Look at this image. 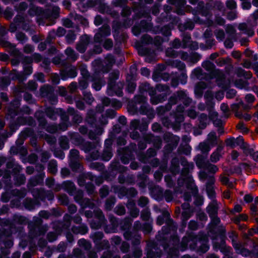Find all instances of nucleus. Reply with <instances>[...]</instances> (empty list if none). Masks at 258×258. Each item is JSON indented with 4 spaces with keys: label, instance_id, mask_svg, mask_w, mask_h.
Here are the masks:
<instances>
[{
    "label": "nucleus",
    "instance_id": "obj_1",
    "mask_svg": "<svg viewBox=\"0 0 258 258\" xmlns=\"http://www.w3.org/2000/svg\"><path fill=\"white\" fill-rule=\"evenodd\" d=\"M128 170V168L120 164L118 161L115 160L112 161L108 168V175L112 178H115L118 173L119 175L118 177V182L120 184H123L125 182H131L133 180L131 176H127L125 177L123 174Z\"/></svg>",
    "mask_w": 258,
    "mask_h": 258
},
{
    "label": "nucleus",
    "instance_id": "obj_2",
    "mask_svg": "<svg viewBox=\"0 0 258 258\" xmlns=\"http://www.w3.org/2000/svg\"><path fill=\"white\" fill-rule=\"evenodd\" d=\"M117 152L121 162L123 164H128L130 161L135 160L137 146L135 144H131L128 146L118 150Z\"/></svg>",
    "mask_w": 258,
    "mask_h": 258
},
{
    "label": "nucleus",
    "instance_id": "obj_3",
    "mask_svg": "<svg viewBox=\"0 0 258 258\" xmlns=\"http://www.w3.org/2000/svg\"><path fill=\"white\" fill-rule=\"evenodd\" d=\"M168 101L172 105L176 104L178 101H180L187 107L191 104L192 99L187 96L186 90H180L173 93L168 98Z\"/></svg>",
    "mask_w": 258,
    "mask_h": 258
},
{
    "label": "nucleus",
    "instance_id": "obj_4",
    "mask_svg": "<svg viewBox=\"0 0 258 258\" xmlns=\"http://www.w3.org/2000/svg\"><path fill=\"white\" fill-rule=\"evenodd\" d=\"M248 243H249L251 249L249 250L245 248L243 245L239 251L238 252V254L244 257L258 258V243L251 239L248 241Z\"/></svg>",
    "mask_w": 258,
    "mask_h": 258
},
{
    "label": "nucleus",
    "instance_id": "obj_5",
    "mask_svg": "<svg viewBox=\"0 0 258 258\" xmlns=\"http://www.w3.org/2000/svg\"><path fill=\"white\" fill-rule=\"evenodd\" d=\"M153 25L146 20H142L136 23L132 28V32L135 36H139L142 33L147 32L152 28Z\"/></svg>",
    "mask_w": 258,
    "mask_h": 258
},
{
    "label": "nucleus",
    "instance_id": "obj_6",
    "mask_svg": "<svg viewBox=\"0 0 258 258\" xmlns=\"http://www.w3.org/2000/svg\"><path fill=\"white\" fill-rule=\"evenodd\" d=\"M34 116L38 122V125L41 129H46L48 133H52L53 132V127L48 125L47 121L45 118L44 112L41 110H37Z\"/></svg>",
    "mask_w": 258,
    "mask_h": 258
},
{
    "label": "nucleus",
    "instance_id": "obj_7",
    "mask_svg": "<svg viewBox=\"0 0 258 258\" xmlns=\"http://www.w3.org/2000/svg\"><path fill=\"white\" fill-rule=\"evenodd\" d=\"M44 113L45 115H46L48 117L52 120L55 119L57 114H59L61 115L64 120L68 121L69 119L66 112L63 109L60 108L55 109L53 107L48 106L45 108Z\"/></svg>",
    "mask_w": 258,
    "mask_h": 258
},
{
    "label": "nucleus",
    "instance_id": "obj_8",
    "mask_svg": "<svg viewBox=\"0 0 258 258\" xmlns=\"http://www.w3.org/2000/svg\"><path fill=\"white\" fill-rule=\"evenodd\" d=\"M123 86L124 83L120 81L114 83V84H112L110 87L108 86V84H107V94L109 96L116 95L119 97H121L123 95L122 91Z\"/></svg>",
    "mask_w": 258,
    "mask_h": 258
},
{
    "label": "nucleus",
    "instance_id": "obj_9",
    "mask_svg": "<svg viewBox=\"0 0 258 258\" xmlns=\"http://www.w3.org/2000/svg\"><path fill=\"white\" fill-rule=\"evenodd\" d=\"M90 81L92 82V88L96 91H100L106 84L104 78L101 77L100 72L97 71L91 75Z\"/></svg>",
    "mask_w": 258,
    "mask_h": 258
},
{
    "label": "nucleus",
    "instance_id": "obj_10",
    "mask_svg": "<svg viewBox=\"0 0 258 258\" xmlns=\"http://www.w3.org/2000/svg\"><path fill=\"white\" fill-rule=\"evenodd\" d=\"M147 254L149 256L155 255L158 258L161 257L162 251L160 249V245L158 241H151L147 244Z\"/></svg>",
    "mask_w": 258,
    "mask_h": 258
},
{
    "label": "nucleus",
    "instance_id": "obj_11",
    "mask_svg": "<svg viewBox=\"0 0 258 258\" xmlns=\"http://www.w3.org/2000/svg\"><path fill=\"white\" fill-rule=\"evenodd\" d=\"M186 234H187L189 241L191 242L189 245V248L191 250H195L198 247V242L204 240L203 236L205 234L203 232L200 231L198 234H196L193 232H187Z\"/></svg>",
    "mask_w": 258,
    "mask_h": 258
},
{
    "label": "nucleus",
    "instance_id": "obj_12",
    "mask_svg": "<svg viewBox=\"0 0 258 258\" xmlns=\"http://www.w3.org/2000/svg\"><path fill=\"white\" fill-rule=\"evenodd\" d=\"M123 237L125 240L131 241L133 248L139 247L140 244L141 237L136 230L133 232H126L123 234Z\"/></svg>",
    "mask_w": 258,
    "mask_h": 258
},
{
    "label": "nucleus",
    "instance_id": "obj_13",
    "mask_svg": "<svg viewBox=\"0 0 258 258\" xmlns=\"http://www.w3.org/2000/svg\"><path fill=\"white\" fill-rule=\"evenodd\" d=\"M117 193L118 196L120 199H122L124 197L127 199H131L136 197L138 194V191L133 187L130 188L121 187L118 188Z\"/></svg>",
    "mask_w": 258,
    "mask_h": 258
},
{
    "label": "nucleus",
    "instance_id": "obj_14",
    "mask_svg": "<svg viewBox=\"0 0 258 258\" xmlns=\"http://www.w3.org/2000/svg\"><path fill=\"white\" fill-rule=\"evenodd\" d=\"M21 166H17L13 169V180L14 184L17 186H21L26 182V177L24 174L20 173Z\"/></svg>",
    "mask_w": 258,
    "mask_h": 258
},
{
    "label": "nucleus",
    "instance_id": "obj_15",
    "mask_svg": "<svg viewBox=\"0 0 258 258\" xmlns=\"http://www.w3.org/2000/svg\"><path fill=\"white\" fill-rule=\"evenodd\" d=\"M120 220H119L113 215H110L109 217V221L110 224L106 225L105 227V232L106 233L116 232L117 228L119 226Z\"/></svg>",
    "mask_w": 258,
    "mask_h": 258
},
{
    "label": "nucleus",
    "instance_id": "obj_16",
    "mask_svg": "<svg viewBox=\"0 0 258 258\" xmlns=\"http://www.w3.org/2000/svg\"><path fill=\"white\" fill-rule=\"evenodd\" d=\"M110 34V29L109 27H102L98 30L94 37V40L96 43L101 42L103 39Z\"/></svg>",
    "mask_w": 258,
    "mask_h": 258
},
{
    "label": "nucleus",
    "instance_id": "obj_17",
    "mask_svg": "<svg viewBox=\"0 0 258 258\" xmlns=\"http://www.w3.org/2000/svg\"><path fill=\"white\" fill-rule=\"evenodd\" d=\"M208 156L203 155L202 154L197 155L194 158L197 167L201 169H205L206 167L209 163L207 159Z\"/></svg>",
    "mask_w": 258,
    "mask_h": 258
},
{
    "label": "nucleus",
    "instance_id": "obj_18",
    "mask_svg": "<svg viewBox=\"0 0 258 258\" xmlns=\"http://www.w3.org/2000/svg\"><path fill=\"white\" fill-rule=\"evenodd\" d=\"M139 112L142 115H146L149 118L152 119L155 115L154 109L147 103L142 104L139 108Z\"/></svg>",
    "mask_w": 258,
    "mask_h": 258
},
{
    "label": "nucleus",
    "instance_id": "obj_19",
    "mask_svg": "<svg viewBox=\"0 0 258 258\" xmlns=\"http://www.w3.org/2000/svg\"><path fill=\"white\" fill-rule=\"evenodd\" d=\"M40 204L39 200L35 198H26L23 202V205L25 208L29 211L35 209L36 206H39Z\"/></svg>",
    "mask_w": 258,
    "mask_h": 258
},
{
    "label": "nucleus",
    "instance_id": "obj_20",
    "mask_svg": "<svg viewBox=\"0 0 258 258\" xmlns=\"http://www.w3.org/2000/svg\"><path fill=\"white\" fill-rule=\"evenodd\" d=\"M146 141L149 144H152L154 148L156 150H159L162 147V140L160 136L151 135L147 137Z\"/></svg>",
    "mask_w": 258,
    "mask_h": 258
},
{
    "label": "nucleus",
    "instance_id": "obj_21",
    "mask_svg": "<svg viewBox=\"0 0 258 258\" xmlns=\"http://www.w3.org/2000/svg\"><path fill=\"white\" fill-rule=\"evenodd\" d=\"M116 1H117L116 6L122 7L121 16L123 18H128L132 14V10L130 7L124 4L126 0Z\"/></svg>",
    "mask_w": 258,
    "mask_h": 258
},
{
    "label": "nucleus",
    "instance_id": "obj_22",
    "mask_svg": "<svg viewBox=\"0 0 258 258\" xmlns=\"http://www.w3.org/2000/svg\"><path fill=\"white\" fill-rule=\"evenodd\" d=\"M154 31L155 34H161L167 38L171 35V29L169 25H165L161 27L157 26L155 27Z\"/></svg>",
    "mask_w": 258,
    "mask_h": 258
},
{
    "label": "nucleus",
    "instance_id": "obj_23",
    "mask_svg": "<svg viewBox=\"0 0 258 258\" xmlns=\"http://www.w3.org/2000/svg\"><path fill=\"white\" fill-rule=\"evenodd\" d=\"M219 206L216 200H213L206 207V212L208 214L209 217L218 215Z\"/></svg>",
    "mask_w": 258,
    "mask_h": 258
},
{
    "label": "nucleus",
    "instance_id": "obj_24",
    "mask_svg": "<svg viewBox=\"0 0 258 258\" xmlns=\"http://www.w3.org/2000/svg\"><path fill=\"white\" fill-rule=\"evenodd\" d=\"M61 187L70 196H73L76 190V187L74 183L71 180L63 181L61 184Z\"/></svg>",
    "mask_w": 258,
    "mask_h": 258
},
{
    "label": "nucleus",
    "instance_id": "obj_25",
    "mask_svg": "<svg viewBox=\"0 0 258 258\" xmlns=\"http://www.w3.org/2000/svg\"><path fill=\"white\" fill-rule=\"evenodd\" d=\"M27 13L31 17L44 16V9L40 7H37L31 3L30 4Z\"/></svg>",
    "mask_w": 258,
    "mask_h": 258
},
{
    "label": "nucleus",
    "instance_id": "obj_26",
    "mask_svg": "<svg viewBox=\"0 0 258 258\" xmlns=\"http://www.w3.org/2000/svg\"><path fill=\"white\" fill-rule=\"evenodd\" d=\"M228 237L231 240L232 246L234 248L235 252L238 254L243 244L237 241L238 235L234 232L232 231L228 233Z\"/></svg>",
    "mask_w": 258,
    "mask_h": 258
},
{
    "label": "nucleus",
    "instance_id": "obj_27",
    "mask_svg": "<svg viewBox=\"0 0 258 258\" xmlns=\"http://www.w3.org/2000/svg\"><path fill=\"white\" fill-rule=\"evenodd\" d=\"M44 176L42 175H38L31 177L27 183L28 188L33 187L38 185H42L43 183Z\"/></svg>",
    "mask_w": 258,
    "mask_h": 258
},
{
    "label": "nucleus",
    "instance_id": "obj_28",
    "mask_svg": "<svg viewBox=\"0 0 258 258\" xmlns=\"http://www.w3.org/2000/svg\"><path fill=\"white\" fill-rule=\"evenodd\" d=\"M126 91L131 94L134 93L137 87V84L136 83V78H133L132 76H126Z\"/></svg>",
    "mask_w": 258,
    "mask_h": 258
},
{
    "label": "nucleus",
    "instance_id": "obj_29",
    "mask_svg": "<svg viewBox=\"0 0 258 258\" xmlns=\"http://www.w3.org/2000/svg\"><path fill=\"white\" fill-rule=\"evenodd\" d=\"M46 190L43 188H33L32 190V195L34 198L39 200V202H45V196Z\"/></svg>",
    "mask_w": 258,
    "mask_h": 258
},
{
    "label": "nucleus",
    "instance_id": "obj_30",
    "mask_svg": "<svg viewBox=\"0 0 258 258\" xmlns=\"http://www.w3.org/2000/svg\"><path fill=\"white\" fill-rule=\"evenodd\" d=\"M60 8L58 6H53L51 9H44V16L50 17L54 19L59 16Z\"/></svg>",
    "mask_w": 258,
    "mask_h": 258
},
{
    "label": "nucleus",
    "instance_id": "obj_31",
    "mask_svg": "<svg viewBox=\"0 0 258 258\" xmlns=\"http://www.w3.org/2000/svg\"><path fill=\"white\" fill-rule=\"evenodd\" d=\"M85 121L89 124V126L92 128L97 127V121L95 114L93 112L87 113Z\"/></svg>",
    "mask_w": 258,
    "mask_h": 258
},
{
    "label": "nucleus",
    "instance_id": "obj_32",
    "mask_svg": "<svg viewBox=\"0 0 258 258\" xmlns=\"http://www.w3.org/2000/svg\"><path fill=\"white\" fill-rule=\"evenodd\" d=\"M97 143L90 141H84L82 144L81 149L86 153H88L91 151L96 149Z\"/></svg>",
    "mask_w": 258,
    "mask_h": 258
},
{
    "label": "nucleus",
    "instance_id": "obj_33",
    "mask_svg": "<svg viewBox=\"0 0 258 258\" xmlns=\"http://www.w3.org/2000/svg\"><path fill=\"white\" fill-rule=\"evenodd\" d=\"M132 222L128 219H125L124 220H121L119 224V227L121 230L123 231V234L126 232H133L135 230H132Z\"/></svg>",
    "mask_w": 258,
    "mask_h": 258
},
{
    "label": "nucleus",
    "instance_id": "obj_34",
    "mask_svg": "<svg viewBox=\"0 0 258 258\" xmlns=\"http://www.w3.org/2000/svg\"><path fill=\"white\" fill-rule=\"evenodd\" d=\"M156 239L158 242L160 246L163 247L164 249L167 248L169 246V239L165 235L158 234L156 236Z\"/></svg>",
    "mask_w": 258,
    "mask_h": 258
},
{
    "label": "nucleus",
    "instance_id": "obj_35",
    "mask_svg": "<svg viewBox=\"0 0 258 258\" xmlns=\"http://www.w3.org/2000/svg\"><path fill=\"white\" fill-rule=\"evenodd\" d=\"M99 6L100 9L104 10L105 7V4L102 3V0H87L86 4L84 5V8H92Z\"/></svg>",
    "mask_w": 258,
    "mask_h": 258
},
{
    "label": "nucleus",
    "instance_id": "obj_36",
    "mask_svg": "<svg viewBox=\"0 0 258 258\" xmlns=\"http://www.w3.org/2000/svg\"><path fill=\"white\" fill-rule=\"evenodd\" d=\"M179 138L178 136L175 135L174 137L169 142V143L165 146V149L168 152H171L175 149L179 143Z\"/></svg>",
    "mask_w": 258,
    "mask_h": 258
},
{
    "label": "nucleus",
    "instance_id": "obj_37",
    "mask_svg": "<svg viewBox=\"0 0 258 258\" xmlns=\"http://www.w3.org/2000/svg\"><path fill=\"white\" fill-rule=\"evenodd\" d=\"M203 237H204V240L202 241H200V242H199L201 243V245L199 246V247L198 248V251L203 253H204L209 250V249L210 248V246L208 244V242H209L208 237L206 234L203 236Z\"/></svg>",
    "mask_w": 258,
    "mask_h": 258
},
{
    "label": "nucleus",
    "instance_id": "obj_38",
    "mask_svg": "<svg viewBox=\"0 0 258 258\" xmlns=\"http://www.w3.org/2000/svg\"><path fill=\"white\" fill-rule=\"evenodd\" d=\"M166 94H159L158 95H156L153 97H152V99H150V102L153 105H156L159 103H162L163 101L166 100L167 99V96Z\"/></svg>",
    "mask_w": 258,
    "mask_h": 258
},
{
    "label": "nucleus",
    "instance_id": "obj_39",
    "mask_svg": "<svg viewBox=\"0 0 258 258\" xmlns=\"http://www.w3.org/2000/svg\"><path fill=\"white\" fill-rule=\"evenodd\" d=\"M14 197L13 189L11 188L6 189L1 195V200L3 203H8L11 199Z\"/></svg>",
    "mask_w": 258,
    "mask_h": 258
},
{
    "label": "nucleus",
    "instance_id": "obj_40",
    "mask_svg": "<svg viewBox=\"0 0 258 258\" xmlns=\"http://www.w3.org/2000/svg\"><path fill=\"white\" fill-rule=\"evenodd\" d=\"M191 214L189 211H184L181 213V224L180 226L181 228L180 229V231L182 229H184L187 225V222L188 220L190 218Z\"/></svg>",
    "mask_w": 258,
    "mask_h": 258
},
{
    "label": "nucleus",
    "instance_id": "obj_41",
    "mask_svg": "<svg viewBox=\"0 0 258 258\" xmlns=\"http://www.w3.org/2000/svg\"><path fill=\"white\" fill-rule=\"evenodd\" d=\"M112 150L104 149L102 152L100 154V160L108 162L113 156Z\"/></svg>",
    "mask_w": 258,
    "mask_h": 258
},
{
    "label": "nucleus",
    "instance_id": "obj_42",
    "mask_svg": "<svg viewBox=\"0 0 258 258\" xmlns=\"http://www.w3.org/2000/svg\"><path fill=\"white\" fill-rule=\"evenodd\" d=\"M23 144L22 142H20L18 140L16 141V144L17 146H12L10 150V153L12 155H17L23 150L25 149L23 147H21V145Z\"/></svg>",
    "mask_w": 258,
    "mask_h": 258
},
{
    "label": "nucleus",
    "instance_id": "obj_43",
    "mask_svg": "<svg viewBox=\"0 0 258 258\" xmlns=\"http://www.w3.org/2000/svg\"><path fill=\"white\" fill-rule=\"evenodd\" d=\"M13 224L23 225L27 222V219L26 217L18 214H14L12 217Z\"/></svg>",
    "mask_w": 258,
    "mask_h": 258
},
{
    "label": "nucleus",
    "instance_id": "obj_44",
    "mask_svg": "<svg viewBox=\"0 0 258 258\" xmlns=\"http://www.w3.org/2000/svg\"><path fill=\"white\" fill-rule=\"evenodd\" d=\"M58 142L60 147L62 150H67L70 148L69 140L67 136H60L58 139Z\"/></svg>",
    "mask_w": 258,
    "mask_h": 258
},
{
    "label": "nucleus",
    "instance_id": "obj_45",
    "mask_svg": "<svg viewBox=\"0 0 258 258\" xmlns=\"http://www.w3.org/2000/svg\"><path fill=\"white\" fill-rule=\"evenodd\" d=\"M165 219H168L170 221L173 222V220L170 218L169 213L166 211L162 214V215H159L157 217L156 220L157 224L160 226L163 225L165 222Z\"/></svg>",
    "mask_w": 258,
    "mask_h": 258
},
{
    "label": "nucleus",
    "instance_id": "obj_46",
    "mask_svg": "<svg viewBox=\"0 0 258 258\" xmlns=\"http://www.w3.org/2000/svg\"><path fill=\"white\" fill-rule=\"evenodd\" d=\"M172 105L168 101V103L165 106H159L156 108V112L158 115H162L164 114L166 112L171 110Z\"/></svg>",
    "mask_w": 258,
    "mask_h": 258
},
{
    "label": "nucleus",
    "instance_id": "obj_47",
    "mask_svg": "<svg viewBox=\"0 0 258 258\" xmlns=\"http://www.w3.org/2000/svg\"><path fill=\"white\" fill-rule=\"evenodd\" d=\"M116 198L114 196L109 197L105 201V208L107 211H111L113 208L115 203Z\"/></svg>",
    "mask_w": 258,
    "mask_h": 258
},
{
    "label": "nucleus",
    "instance_id": "obj_48",
    "mask_svg": "<svg viewBox=\"0 0 258 258\" xmlns=\"http://www.w3.org/2000/svg\"><path fill=\"white\" fill-rule=\"evenodd\" d=\"M70 167L72 170L75 172H81L83 169V166L77 160H72L70 163Z\"/></svg>",
    "mask_w": 258,
    "mask_h": 258
},
{
    "label": "nucleus",
    "instance_id": "obj_49",
    "mask_svg": "<svg viewBox=\"0 0 258 258\" xmlns=\"http://www.w3.org/2000/svg\"><path fill=\"white\" fill-rule=\"evenodd\" d=\"M183 162H181V165L184 167L181 173V176H183L184 174L187 175L190 170H193L195 167V165L192 162L185 161L186 164H183Z\"/></svg>",
    "mask_w": 258,
    "mask_h": 258
},
{
    "label": "nucleus",
    "instance_id": "obj_50",
    "mask_svg": "<svg viewBox=\"0 0 258 258\" xmlns=\"http://www.w3.org/2000/svg\"><path fill=\"white\" fill-rule=\"evenodd\" d=\"M23 125H26V119L24 116H18L11 123V126L17 128Z\"/></svg>",
    "mask_w": 258,
    "mask_h": 258
},
{
    "label": "nucleus",
    "instance_id": "obj_51",
    "mask_svg": "<svg viewBox=\"0 0 258 258\" xmlns=\"http://www.w3.org/2000/svg\"><path fill=\"white\" fill-rule=\"evenodd\" d=\"M104 237V234L102 232L98 231L94 233L90 236V238H92L95 245L98 244L100 241H102L103 237Z\"/></svg>",
    "mask_w": 258,
    "mask_h": 258
},
{
    "label": "nucleus",
    "instance_id": "obj_52",
    "mask_svg": "<svg viewBox=\"0 0 258 258\" xmlns=\"http://www.w3.org/2000/svg\"><path fill=\"white\" fill-rule=\"evenodd\" d=\"M109 136V138L106 139L104 142V149L112 150V145L116 136L115 135L112 133H110Z\"/></svg>",
    "mask_w": 258,
    "mask_h": 258
},
{
    "label": "nucleus",
    "instance_id": "obj_53",
    "mask_svg": "<svg viewBox=\"0 0 258 258\" xmlns=\"http://www.w3.org/2000/svg\"><path fill=\"white\" fill-rule=\"evenodd\" d=\"M123 28L121 21H113L112 24V29L114 38L116 39V36L119 35V30Z\"/></svg>",
    "mask_w": 258,
    "mask_h": 258
},
{
    "label": "nucleus",
    "instance_id": "obj_54",
    "mask_svg": "<svg viewBox=\"0 0 258 258\" xmlns=\"http://www.w3.org/2000/svg\"><path fill=\"white\" fill-rule=\"evenodd\" d=\"M156 88L158 92H162L161 94H166L167 95H169L171 93L170 87L166 84H157Z\"/></svg>",
    "mask_w": 258,
    "mask_h": 258
},
{
    "label": "nucleus",
    "instance_id": "obj_55",
    "mask_svg": "<svg viewBox=\"0 0 258 258\" xmlns=\"http://www.w3.org/2000/svg\"><path fill=\"white\" fill-rule=\"evenodd\" d=\"M119 73L118 71H114L109 75V78L108 80V86H111L112 84L116 82V81L119 79Z\"/></svg>",
    "mask_w": 258,
    "mask_h": 258
},
{
    "label": "nucleus",
    "instance_id": "obj_56",
    "mask_svg": "<svg viewBox=\"0 0 258 258\" xmlns=\"http://www.w3.org/2000/svg\"><path fill=\"white\" fill-rule=\"evenodd\" d=\"M224 90H227L226 93V97L227 99H232L236 95L237 91L234 89H228V86L225 84H222V86L221 87Z\"/></svg>",
    "mask_w": 258,
    "mask_h": 258
},
{
    "label": "nucleus",
    "instance_id": "obj_57",
    "mask_svg": "<svg viewBox=\"0 0 258 258\" xmlns=\"http://www.w3.org/2000/svg\"><path fill=\"white\" fill-rule=\"evenodd\" d=\"M12 232L10 228H3L0 231V240L2 239L12 238Z\"/></svg>",
    "mask_w": 258,
    "mask_h": 258
},
{
    "label": "nucleus",
    "instance_id": "obj_58",
    "mask_svg": "<svg viewBox=\"0 0 258 258\" xmlns=\"http://www.w3.org/2000/svg\"><path fill=\"white\" fill-rule=\"evenodd\" d=\"M13 189L14 197H17L19 199H23L26 196L27 194V190L25 188H21L20 189Z\"/></svg>",
    "mask_w": 258,
    "mask_h": 258
},
{
    "label": "nucleus",
    "instance_id": "obj_59",
    "mask_svg": "<svg viewBox=\"0 0 258 258\" xmlns=\"http://www.w3.org/2000/svg\"><path fill=\"white\" fill-rule=\"evenodd\" d=\"M199 149L201 151L203 155L208 156L210 150L209 146L206 143H200L199 145Z\"/></svg>",
    "mask_w": 258,
    "mask_h": 258
},
{
    "label": "nucleus",
    "instance_id": "obj_60",
    "mask_svg": "<svg viewBox=\"0 0 258 258\" xmlns=\"http://www.w3.org/2000/svg\"><path fill=\"white\" fill-rule=\"evenodd\" d=\"M95 248L98 251L106 249L109 247V243L107 240H103L100 242L97 245H95Z\"/></svg>",
    "mask_w": 258,
    "mask_h": 258
},
{
    "label": "nucleus",
    "instance_id": "obj_61",
    "mask_svg": "<svg viewBox=\"0 0 258 258\" xmlns=\"http://www.w3.org/2000/svg\"><path fill=\"white\" fill-rule=\"evenodd\" d=\"M53 91L49 86H44L40 89V93L43 97H48Z\"/></svg>",
    "mask_w": 258,
    "mask_h": 258
},
{
    "label": "nucleus",
    "instance_id": "obj_62",
    "mask_svg": "<svg viewBox=\"0 0 258 258\" xmlns=\"http://www.w3.org/2000/svg\"><path fill=\"white\" fill-rule=\"evenodd\" d=\"M190 242L189 239L187 234L184 236L181 239L180 243V248L181 251H184L187 248L188 246V243Z\"/></svg>",
    "mask_w": 258,
    "mask_h": 258
},
{
    "label": "nucleus",
    "instance_id": "obj_63",
    "mask_svg": "<svg viewBox=\"0 0 258 258\" xmlns=\"http://www.w3.org/2000/svg\"><path fill=\"white\" fill-rule=\"evenodd\" d=\"M0 245H4L5 247L11 248L14 245L12 238L2 239L0 240Z\"/></svg>",
    "mask_w": 258,
    "mask_h": 258
},
{
    "label": "nucleus",
    "instance_id": "obj_64",
    "mask_svg": "<svg viewBox=\"0 0 258 258\" xmlns=\"http://www.w3.org/2000/svg\"><path fill=\"white\" fill-rule=\"evenodd\" d=\"M214 33L216 39L219 41H222L225 39V34L223 29H216L214 31Z\"/></svg>",
    "mask_w": 258,
    "mask_h": 258
}]
</instances>
